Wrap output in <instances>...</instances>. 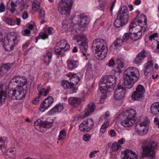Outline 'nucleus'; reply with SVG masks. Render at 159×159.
I'll list each match as a JSON object with an SVG mask.
<instances>
[{
  "mask_svg": "<svg viewBox=\"0 0 159 159\" xmlns=\"http://www.w3.org/2000/svg\"><path fill=\"white\" fill-rule=\"evenodd\" d=\"M28 17V12L27 11H24L22 15V17L23 19H27Z\"/></svg>",
  "mask_w": 159,
  "mask_h": 159,
  "instance_id": "69168bd1",
  "label": "nucleus"
},
{
  "mask_svg": "<svg viewBox=\"0 0 159 159\" xmlns=\"http://www.w3.org/2000/svg\"><path fill=\"white\" fill-rule=\"evenodd\" d=\"M52 54L49 51H48L46 52V55L44 56V62L46 65H48L50 62V61L52 57Z\"/></svg>",
  "mask_w": 159,
  "mask_h": 159,
  "instance_id": "473e14b6",
  "label": "nucleus"
},
{
  "mask_svg": "<svg viewBox=\"0 0 159 159\" xmlns=\"http://www.w3.org/2000/svg\"><path fill=\"white\" fill-rule=\"evenodd\" d=\"M95 108V106L94 104L93 103L89 104L84 110L81 113L80 118L83 119L89 116L94 111Z\"/></svg>",
  "mask_w": 159,
  "mask_h": 159,
  "instance_id": "a211bd4d",
  "label": "nucleus"
},
{
  "mask_svg": "<svg viewBox=\"0 0 159 159\" xmlns=\"http://www.w3.org/2000/svg\"><path fill=\"white\" fill-rule=\"evenodd\" d=\"M99 6L98 8L101 11H104L106 8L107 4L104 1H98Z\"/></svg>",
  "mask_w": 159,
  "mask_h": 159,
  "instance_id": "c03bdc74",
  "label": "nucleus"
},
{
  "mask_svg": "<svg viewBox=\"0 0 159 159\" xmlns=\"http://www.w3.org/2000/svg\"><path fill=\"white\" fill-rule=\"evenodd\" d=\"M9 152L14 154L16 152V149L14 148H9L8 149Z\"/></svg>",
  "mask_w": 159,
  "mask_h": 159,
  "instance_id": "680f3d73",
  "label": "nucleus"
},
{
  "mask_svg": "<svg viewBox=\"0 0 159 159\" xmlns=\"http://www.w3.org/2000/svg\"><path fill=\"white\" fill-rule=\"evenodd\" d=\"M69 80H63L61 81V85L65 89H70L72 90V93H74L76 90L75 86L79 82L80 77L76 74L69 73Z\"/></svg>",
  "mask_w": 159,
  "mask_h": 159,
  "instance_id": "423d86ee",
  "label": "nucleus"
},
{
  "mask_svg": "<svg viewBox=\"0 0 159 159\" xmlns=\"http://www.w3.org/2000/svg\"><path fill=\"white\" fill-rule=\"evenodd\" d=\"M135 110L133 109L127 110L120 115L121 124L124 127L132 126L135 123L137 118Z\"/></svg>",
  "mask_w": 159,
  "mask_h": 159,
  "instance_id": "7ed1b4c3",
  "label": "nucleus"
},
{
  "mask_svg": "<svg viewBox=\"0 0 159 159\" xmlns=\"http://www.w3.org/2000/svg\"><path fill=\"white\" fill-rule=\"evenodd\" d=\"M145 92V89L143 86L139 84L137 86L135 90L133 93L132 98L134 100H142L144 97Z\"/></svg>",
  "mask_w": 159,
  "mask_h": 159,
  "instance_id": "ddd939ff",
  "label": "nucleus"
},
{
  "mask_svg": "<svg viewBox=\"0 0 159 159\" xmlns=\"http://www.w3.org/2000/svg\"><path fill=\"white\" fill-rule=\"evenodd\" d=\"M87 125L86 120H85L79 125V127L80 130L82 132H88V131L86 129L87 128Z\"/></svg>",
  "mask_w": 159,
  "mask_h": 159,
  "instance_id": "e433bc0d",
  "label": "nucleus"
},
{
  "mask_svg": "<svg viewBox=\"0 0 159 159\" xmlns=\"http://www.w3.org/2000/svg\"><path fill=\"white\" fill-rule=\"evenodd\" d=\"M119 13L129 14V11L128 10L127 7L125 5H124L123 6H121L120 10Z\"/></svg>",
  "mask_w": 159,
  "mask_h": 159,
  "instance_id": "3c124183",
  "label": "nucleus"
},
{
  "mask_svg": "<svg viewBox=\"0 0 159 159\" xmlns=\"http://www.w3.org/2000/svg\"><path fill=\"white\" fill-rule=\"evenodd\" d=\"M7 141L6 137H0V149L2 152H5V149L7 148Z\"/></svg>",
  "mask_w": 159,
  "mask_h": 159,
  "instance_id": "c85d7f7f",
  "label": "nucleus"
},
{
  "mask_svg": "<svg viewBox=\"0 0 159 159\" xmlns=\"http://www.w3.org/2000/svg\"><path fill=\"white\" fill-rule=\"evenodd\" d=\"M43 121H42L41 120L38 119L34 123V126L35 129L39 131H43L41 130V128L42 127V125Z\"/></svg>",
  "mask_w": 159,
  "mask_h": 159,
  "instance_id": "f704fd0d",
  "label": "nucleus"
},
{
  "mask_svg": "<svg viewBox=\"0 0 159 159\" xmlns=\"http://www.w3.org/2000/svg\"><path fill=\"white\" fill-rule=\"evenodd\" d=\"M81 100L80 98L77 97L70 98L68 100V102L71 105L77 104L79 105L80 104Z\"/></svg>",
  "mask_w": 159,
  "mask_h": 159,
  "instance_id": "72a5a7b5",
  "label": "nucleus"
},
{
  "mask_svg": "<svg viewBox=\"0 0 159 159\" xmlns=\"http://www.w3.org/2000/svg\"><path fill=\"white\" fill-rule=\"evenodd\" d=\"M47 33L49 34H52L54 32V30L51 27H48L47 29Z\"/></svg>",
  "mask_w": 159,
  "mask_h": 159,
  "instance_id": "4d7b16f0",
  "label": "nucleus"
},
{
  "mask_svg": "<svg viewBox=\"0 0 159 159\" xmlns=\"http://www.w3.org/2000/svg\"><path fill=\"white\" fill-rule=\"evenodd\" d=\"M148 56V53L144 49H143L134 58V63L136 64H138L142 62L143 60Z\"/></svg>",
  "mask_w": 159,
  "mask_h": 159,
  "instance_id": "aec40b11",
  "label": "nucleus"
},
{
  "mask_svg": "<svg viewBox=\"0 0 159 159\" xmlns=\"http://www.w3.org/2000/svg\"><path fill=\"white\" fill-rule=\"evenodd\" d=\"M79 18V26L81 27H87L90 21L89 17L88 16L81 15L80 16Z\"/></svg>",
  "mask_w": 159,
  "mask_h": 159,
  "instance_id": "6ab92c4d",
  "label": "nucleus"
},
{
  "mask_svg": "<svg viewBox=\"0 0 159 159\" xmlns=\"http://www.w3.org/2000/svg\"><path fill=\"white\" fill-rule=\"evenodd\" d=\"M27 84V80L24 76L20 77L19 75L15 77L12 79L10 82V86H15V88H22Z\"/></svg>",
  "mask_w": 159,
  "mask_h": 159,
  "instance_id": "9b49d317",
  "label": "nucleus"
},
{
  "mask_svg": "<svg viewBox=\"0 0 159 159\" xmlns=\"http://www.w3.org/2000/svg\"><path fill=\"white\" fill-rule=\"evenodd\" d=\"M66 51L57 45L55 47V52L56 55H63Z\"/></svg>",
  "mask_w": 159,
  "mask_h": 159,
  "instance_id": "4c0bfd02",
  "label": "nucleus"
},
{
  "mask_svg": "<svg viewBox=\"0 0 159 159\" xmlns=\"http://www.w3.org/2000/svg\"><path fill=\"white\" fill-rule=\"evenodd\" d=\"M115 63L114 60L111 59L109 61V62L106 65L109 67L110 66H112L114 65Z\"/></svg>",
  "mask_w": 159,
  "mask_h": 159,
  "instance_id": "052dcab7",
  "label": "nucleus"
},
{
  "mask_svg": "<svg viewBox=\"0 0 159 159\" xmlns=\"http://www.w3.org/2000/svg\"><path fill=\"white\" fill-rule=\"evenodd\" d=\"M143 32V29H141L137 33L133 32L131 34H130V39L134 41H136L139 39L142 34Z\"/></svg>",
  "mask_w": 159,
  "mask_h": 159,
  "instance_id": "bb28decb",
  "label": "nucleus"
},
{
  "mask_svg": "<svg viewBox=\"0 0 159 159\" xmlns=\"http://www.w3.org/2000/svg\"><path fill=\"white\" fill-rule=\"evenodd\" d=\"M147 123L146 122L140 123L136 127L135 131L139 135L143 136L146 134L148 132L146 127L147 126Z\"/></svg>",
  "mask_w": 159,
  "mask_h": 159,
  "instance_id": "f3484780",
  "label": "nucleus"
},
{
  "mask_svg": "<svg viewBox=\"0 0 159 159\" xmlns=\"http://www.w3.org/2000/svg\"><path fill=\"white\" fill-rule=\"evenodd\" d=\"M121 146L117 143H114L111 146L112 150L114 152L116 151L121 148Z\"/></svg>",
  "mask_w": 159,
  "mask_h": 159,
  "instance_id": "49530a36",
  "label": "nucleus"
},
{
  "mask_svg": "<svg viewBox=\"0 0 159 159\" xmlns=\"http://www.w3.org/2000/svg\"><path fill=\"white\" fill-rule=\"evenodd\" d=\"M125 24L118 18L117 16L116 19L114 22V25L116 28H119L124 25Z\"/></svg>",
  "mask_w": 159,
  "mask_h": 159,
  "instance_id": "a19ab883",
  "label": "nucleus"
},
{
  "mask_svg": "<svg viewBox=\"0 0 159 159\" xmlns=\"http://www.w3.org/2000/svg\"><path fill=\"white\" fill-rule=\"evenodd\" d=\"M39 36L42 39H45L48 38V35L47 34L41 33L39 34Z\"/></svg>",
  "mask_w": 159,
  "mask_h": 159,
  "instance_id": "13d9d810",
  "label": "nucleus"
},
{
  "mask_svg": "<svg viewBox=\"0 0 159 159\" xmlns=\"http://www.w3.org/2000/svg\"><path fill=\"white\" fill-rule=\"evenodd\" d=\"M21 33L23 35L27 36H30L31 34L30 30L27 29H23L21 32Z\"/></svg>",
  "mask_w": 159,
  "mask_h": 159,
  "instance_id": "8fccbe9b",
  "label": "nucleus"
},
{
  "mask_svg": "<svg viewBox=\"0 0 159 159\" xmlns=\"http://www.w3.org/2000/svg\"><path fill=\"white\" fill-rule=\"evenodd\" d=\"M86 120L87 122V126L86 129L88 132L93 129L94 124L93 120L91 118Z\"/></svg>",
  "mask_w": 159,
  "mask_h": 159,
  "instance_id": "c9c22d12",
  "label": "nucleus"
},
{
  "mask_svg": "<svg viewBox=\"0 0 159 159\" xmlns=\"http://www.w3.org/2000/svg\"><path fill=\"white\" fill-rule=\"evenodd\" d=\"M117 17H118V18L119 20H121L123 22L126 24L129 19V14L119 13L117 15Z\"/></svg>",
  "mask_w": 159,
  "mask_h": 159,
  "instance_id": "7c9ffc66",
  "label": "nucleus"
},
{
  "mask_svg": "<svg viewBox=\"0 0 159 159\" xmlns=\"http://www.w3.org/2000/svg\"><path fill=\"white\" fill-rule=\"evenodd\" d=\"M139 76L140 73L138 69L134 67L127 68L124 73V81L123 83L124 86L126 89H131Z\"/></svg>",
  "mask_w": 159,
  "mask_h": 159,
  "instance_id": "f257e3e1",
  "label": "nucleus"
},
{
  "mask_svg": "<svg viewBox=\"0 0 159 159\" xmlns=\"http://www.w3.org/2000/svg\"><path fill=\"white\" fill-rule=\"evenodd\" d=\"M109 122L108 121H106L104 124H103L100 130V132L101 133H104L105 132L107 128L109 125Z\"/></svg>",
  "mask_w": 159,
  "mask_h": 159,
  "instance_id": "37998d69",
  "label": "nucleus"
},
{
  "mask_svg": "<svg viewBox=\"0 0 159 159\" xmlns=\"http://www.w3.org/2000/svg\"><path fill=\"white\" fill-rule=\"evenodd\" d=\"M125 61L123 59H119L116 61V63L117 65V66L113 70V71H114L116 73H118L119 75L122 72V69L124 67Z\"/></svg>",
  "mask_w": 159,
  "mask_h": 159,
  "instance_id": "4be33fe9",
  "label": "nucleus"
},
{
  "mask_svg": "<svg viewBox=\"0 0 159 159\" xmlns=\"http://www.w3.org/2000/svg\"><path fill=\"white\" fill-rule=\"evenodd\" d=\"M130 38V34L128 33H125L123 35L122 38H117L116 40L112 43L111 47L112 48L113 50L117 49L118 47H121L124 45V47L125 48L126 43L129 39Z\"/></svg>",
  "mask_w": 159,
  "mask_h": 159,
  "instance_id": "9d476101",
  "label": "nucleus"
},
{
  "mask_svg": "<svg viewBox=\"0 0 159 159\" xmlns=\"http://www.w3.org/2000/svg\"><path fill=\"white\" fill-rule=\"evenodd\" d=\"M153 63L151 61H148L144 65V68L146 70H148L152 66Z\"/></svg>",
  "mask_w": 159,
  "mask_h": 159,
  "instance_id": "09e8293b",
  "label": "nucleus"
},
{
  "mask_svg": "<svg viewBox=\"0 0 159 159\" xmlns=\"http://www.w3.org/2000/svg\"><path fill=\"white\" fill-rule=\"evenodd\" d=\"M125 91V88L120 83H119L114 92V98L117 100L122 99L124 97Z\"/></svg>",
  "mask_w": 159,
  "mask_h": 159,
  "instance_id": "4468645a",
  "label": "nucleus"
},
{
  "mask_svg": "<svg viewBox=\"0 0 159 159\" xmlns=\"http://www.w3.org/2000/svg\"><path fill=\"white\" fill-rule=\"evenodd\" d=\"M45 11L43 8H41L40 11L39 12V16L41 20H43L44 18Z\"/></svg>",
  "mask_w": 159,
  "mask_h": 159,
  "instance_id": "864d4df0",
  "label": "nucleus"
},
{
  "mask_svg": "<svg viewBox=\"0 0 159 159\" xmlns=\"http://www.w3.org/2000/svg\"><path fill=\"white\" fill-rule=\"evenodd\" d=\"M116 2V1H114L111 4V6L110 8V11L111 12H112L113 11V8Z\"/></svg>",
  "mask_w": 159,
  "mask_h": 159,
  "instance_id": "774afa93",
  "label": "nucleus"
},
{
  "mask_svg": "<svg viewBox=\"0 0 159 159\" xmlns=\"http://www.w3.org/2000/svg\"><path fill=\"white\" fill-rule=\"evenodd\" d=\"M79 64L78 61L74 60H69L67 61V65L68 68L71 70L75 69L78 67Z\"/></svg>",
  "mask_w": 159,
  "mask_h": 159,
  "instance_id": "2f4dec72",
  "label": "nucleus"
},
{
  "mask_svg": "<svg viewBox=\"0 0 159 159\" xmlns=\"http://www.w3.org/2000/svg\"><path fill=\"white\" fill-rule=\"evenodd\" d=\"M25 4L24 1H12L10 5H8L7 8L12 13H13L16 10V7H21L22 9L24 8Z\"/></svg>",
  "mask_w": 159,
  "mask_h": 159,
  "instance_id": "2eb2a0df",
  "label": "nucleus"
},
{
  "mask_svg": "<svg viewBox=\"0 0 159 159\" xmlns=\"http://www.w3.org/2000/svg\"><path fill=\"white\" fill-rule=\"evenodd\" d=\"M91 137V136L89 134H86L83 135V139L85 141H88Z\"/></svg>",
  "mask_w": 159,
  "mask_h": 159,
  "instance_id": "6e6d98bb",
  "label": "nucleus"
},
{
  "mask_svg": "<svg viewBox=\"0 0 159 159\" xmlns=\"http://www.w3.org/2000/svg\"><path fill=\"white\" fill-rule=\"evenodd\" d=\"M3 21L7 24L11 25H15L16 23L15 20L14 19H9L6 17L4 18Z\"/></svg>",
  "mask_w": 159,
  "mask_h": 159,
  "instance_id": "79ce46f5",
  "label": "nucleus"
},
{
  "mask_svg": "<svg viewBox=\"0 0 159 159\" xmlns=\"http://www.w3.org/2000/svg\"><path fill=\"white\" fill-rule=\"evenodd\" d=\"M151 112L156 115L159 113V102H156L152 104L150 107Z\"/></svg>",
  "mask_w": 159,
  "mask_h": 159,
  "instance_id": "cd10ccee",
  "label": "nucleus"
},
{
  "mask_svg": "<svg viewBox=\"0 0 159 159\" xmlns=\"http://www.w3.org/2000/svg\"><path fill=\"white\" fill-rule=\"evenodd\" d=\"M40 96L38 95L37 98H35L33 102L34 104L36 105L39 102V98Z\"/></svg>",
  "mask_w": 159,
  "mask_h": 159,
  "instance_id": "e2e57ef3",
  "label": "nucleus"
},
{
  "mask_svg": "<svg viewBox=\"0 0 159 159\" xmlns=\"http://www.w3.org/2000/svg\"><path fill=\"white\" fill-rule=\"evenodd\" d=\"M32 7L34 10L37 11L40 8V3L38 1H33Z\"/></svg>",
  "mask_w": 159,
  "mask_h": 159,
  "instance_id": "58836bf2",
  "label": "nucleus"
},
{
  "mask_svg": "<svg viewBox=\"0 0 159 159\" xmlns=\"http://www.w3.org/2000/svg\"><path fill=\"white\" fill-rule=\"evenodd\" d=\"M57 45L59 46L60 48L63 49L65 51L68 50L70 48V45L67 43V40L65 39L60 40L57 43Z\"/></svg>",
  "mask_w": 159,
  "mask_h": 159,
  "instance_id": "393cba45",
  "label": "nucleus"
},
{
  "mask_svg": "<svg viewBox=\"0 0 159 159\" xmlns=\"http://www.w3.org/2000/svg\"><path fill=\"white\" fill-rule=\"evenodd\" d=\"M50 106V105L47 103L46 102L44 101L40 105L39 110L43 112L45 110L47 109Z\"/></svg>",
  "mask_w": 159,
  "mask_h": 159,
  "instance_id": "ea45409f",
  "label": "nucleus"
},
{
  "mask_svg": "<svg viewBox=\"0 0 159 159\" xmlns=\"http://www.w3.org/2000/svg\"><path fill=\"white\" fill-rule=\"evenodd\" d=\"M93 51L95 52V57L99 60L104 59L107 52V48L106 41L103 39H94L92 46Z\"/></svg>",
  "mask_w": 159,
  "mask_h": 159,
  "instance_id": "f03ea898",
  "label": "nucleus"
},
{
  "mask_svg": "<svg viewBox=\"0 0 159 159\" xmlns=\"http://www.w3.org/2000/svg\"><path fill=\"white\" fill-rule=\"evenodd\" d=\"M123 159H137V156L135 152L131 150H126L124 153Z\"/></svg>",
  "mask_w": 159,
  "mask_h": 159,
  "instance_id": "b1692460",
  "label": "nucleus"
},
{
  "mask_svg": "<svg viewBox=\"0 0 159 159\" xmlns=\"http://www.w3.org/2000/svg\"><path fill=\"white\" fill-rule=\"evenodd\" d=\"M19 40L16 36L8 34L5 37L3 41V46L6 51H10L13 49Z\"/></svg>",
  "mask_w": 159,
  "mask_h": 159,
  "instance_id": "0eeeda50",
  "label": "nucleus"
},
{
  "mask_svg": "<svg viewBox=\"0 0 159 159\" xmlns=\"http://www.w3.org/2000/svg\"><path fill=\"white\" fill-rule=\"evenodd\" d=\"M31 24L28 25V29L32 30L34 29H36V27L35 23L33 21H31Z\"/></svg>",
  "mask_w": 159,
  "mask_h": 159,
  "instance_id": "5fc2aeb1",
  "label": "nucleus"
},
{
  "mask_svg": "<svg viewBox=\"0 0 159 159\" xmlns=\"http://www.w3.org/2000/svg\"><path fill=\"white\" fill-rule=\"evenodd\" d=\"M73 4L72 1H61L58 6L59 12L62 15H69Z\"/></svg>",
  "mask_w": 159,
  "mask_h": 159,
  "instance_id": "1a4fd4ad",
  "label": "nucleus"
},
{
  "mask_svg": "<svg viewBox=\"0 0 159 159\" xmlns=\"http://www.w3.org/2000/svg\"><path fill=\"white\" fill-rule=\"evenodd\" d=\"M13 65V63L2 64L0 66V72L9 71L11 69Z\"/></svg>",
  "mask_w": 159,
  "mask_h": 159,
  "instance_id": "c756f323",
  "label": "nucleus"
},
{
  "mask_svg": "<svg viewBox=\"0 0 159 159\" xmlns=\"http://www.w3.org/2000/svg\"><path fill=\"white\" fill-rule=\"evenodd\" d=\"M37 89L39 92L38 95L39 96L42 94L43 93L44 96H46L51 90L50 87H48L47 90H45L40 84L38 85Z\"/></svg>",
  "mask_w": 159,
  "mask_h": 159,
  "instance_id": "a878e982",
  "label": "nucleus"
},
{
  "mask_svg": "<svg viewBox=\"0 0 159 159\" xmlns=\"http://www.w3.org/2000/svg\"><path fill=\"white\" fill-rule=\"evenodd\" d=\"M27 92L26 89H25L22 88L17 90H10L7 92V97L10 101L15 99L21 100L25 98Z\"/></svg>",
  "mask_w": 159,
  "mask_h": 159,
  "instance_id": "6e6552de",
  "label": "nucleus"
},
{
  "mask_svg": "<svg viewBox=\"0 0 159 159\" xmlns=\"http://www.w3.org/2000/svg\"><path fill=\"white\" fill-rule=\"evenodd\" d=\"M139 18L137 20L138 25L141 27V29H143V32H144L147 27V19L145 16L143 14H139L137 15L136 19Z\"/></svg>",
  "mask_w": 159,
  "mask_h": 159,
  "instance_id": "dca6fc26",
  "label": "nucleus"
},
{
  "mask_svg": "<svg viewBox=\"0 0 159 159\" xmlns=\"http://www.w3.org/2000/svg\"><path fill=\"white\" fill-rule=\"evenodd\" d=\"M63 107L62 104H58L50 110L48 112L49 115H53L56 113L61 112L63 109Z\"/></svg>",
  "mask_w": 159,
  "mask_h": 159,
  "instance_id": "5701e85b",
  "label": "nucleus"
},
{
  "mask_svg": "<svg viewBox=\"0 0 159 159\" xmlns=\"http://www.w3.org/2000/svg\"><path fill=\"white\" fill-rule=\"evenodd\" d=\"M45 102H46L47 103L51 105L53 102L54 100L52 96H50L46 98L45 99Z\"/></svg>",
  "mask_w": 159,
  "mask_h": 159,
  "instance_id": "603ef678",
  "label": "nucleus"
},
{
  "mask_svg": "<svg viewBox=\"0 0 159 159\" xmlns=\"http://www.w3.org/2000/svg\"><path fill=\"white\" fill-rule=\"evenodd\" d=\"M66 132L64 130H62L60 132L58 140H63L66 137Z\"/></svg>",
  "mask_w": 159,
  "mask_h": 159,
  "instance_id": "a18cd8bd",
  "label": "nucleus"
},
{
  "mask_svg": "<svg viewBox=\"0 0 159 159\" xmlns=\"http://www.w3.org/2000/svg\"><path fill=\"white\" fill-rule=\"evenodd\" d=\"M117 77L115 75H106L103 77L101 80V83L100 84V91L103 94L109 92L108 89H114Z\"/></svg>",
  "mask_w": 159,
  "mask_h": 159,
  "instance_id": "20e7f679",
  "label": "nucleus"
},
{
  "mask_svg": "<svg viewBox=\"0 0 159 159\" xmlns=\"http://www.w3.org/2000/svg\"><path fill=\"white\" fill-rule=\"evenodd\" d=\"M42 123H43V125L42 128L46 129H49L52 125V123L48 121H44L43 122H42Z\"/></svg>",
  "mask_w": 159,
  "mask_h": 159,
  "instance_id": "de8ad7c7",
  "label": "nucleus"
},
{
  "mask_svg": "<svg viewBox=\"0 0 159 159\" xmlns=\"http://www.w3.org/2000/svg\"><path fill=\"white\" fill-rule=\"evenodd\" d=\"M125 141V139L124 138H121L119 139L117 141V143L119 144H123Z\"/></svg>",
  "mask_w": 159,
  "mask_h": 159,
  "instance_id": "338daca9",
  "label": "nucleus"
},
{
  "mask_svg": "<svg viewBox=\"0 0 159 159\" xmlns=\"http://www.w3.org/2000/svg\"><path fill=\"white\" fill-rule=\"evenodd\" d=\"M99 152V150H94L93 152H91L89 154V157L90 158H92V157H93V155L95 154L96 153H97L98 152Z\"/></svg>",
  "mask_w": 159,
  "mask_h": 159,
  "instance_id": "0e129e2a",
  "label": "nucleus"
},
{
  "mask_svg": "<svg viewBox=\"0 0 159 159\" xmlns=\"http://www.w3.org/2000/svg\"><path fill=\"white\" fill-rule=\"evenodd\" d=\"M143 144V155L151 159H155V152L154 149L157 145V141L147 140L144 141Z\"/></svg>",
  "mask_w": 159,
  "mask_h": 159,
  "instance_id": "39448f33",
  "label": "nucleus"
},
{
  "mask_svg": "<svg viewBox=\"0 0 159 159\" xmlns=\"http://www.w3.org/2000/svg\"><path fill=\"white\" fill-rule=\"evenodd\" d=\"M73 39L77 43L76 45L82 50L86 51L87 50L88 45L87 39L85 35H76L74 36Z\"/></svg>",
  "mask_w": 159,
  "mask_h": 159,
  "instance_id": "f8f14e48",
  "label": "nucleus"
},
{
  "mask_svg": "<svg viewBox=\"0 0 159 159\" xmlns=\"http://www.w3.org/2000/svg\"><path fill=\"white\" fill-rule=\"evenodd\" d=\"M5 6L3 2H1L0 4V12H4L5 11Z\"/></svg>",
  "mask_w": 159,
  "mask_h": 159,
  "instance_id": "bf43d9fd",
  "label": "nucleus"
},
{
  "mask_svg": "<svg viewBox=\"0 0 159 159\" xmlns=\"http://www.w3.org/2000/svg\"><path fill=\"white\" fill-rule=\"evenodd\" d=\"M7 88L3 87V85L0 86V106L2 105L4 103L5 99L7 98Z\"/></svg>",
  "mask_w": 159,
  "mask_h": 159,
  "instance_id": "412c9836",
  "label": "nucleus"
}]
</instances>
